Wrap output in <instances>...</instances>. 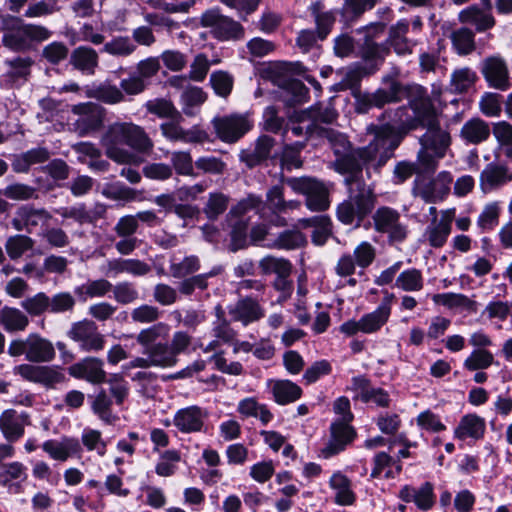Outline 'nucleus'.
Instances as JSON below:
<instances>
[{"instance_id": "5", "label": "nucleus", "mask_w": 512, "mask_h": 512, "mask_svg": "<svg viewBox=\"0 0 512 512\" xmlns=\"http://www.w3.org/2000/svg\"><path fill=\"white\" fill-rule=\"evenodd\" d=\"M384 29L385 23L376 22L357 30L358 32H363L365 34L364 42L360 47L359 54L368 67H356L349 69L344 78L332 86L333 91L355 89L359 86L363 76L371 74L378 69L379 65L389 54V50L385 45H377L374 41V38L377 35L382 34Z\"/></svg>"}, {"instance_id": "44", "label": "nucleus", "mask_w": 512, "mask_h": 512, "mask_svg": "<svg viewBox=\"0 0 512 512\" xmlns=\"http://www.w3.org/2000/svg\"><path fill=\"white\" fill-rule=\"evenodd\" d=\"M329 485L332 489L336 490L335 503L342 506L352 505L356 496L350 487V480L340 472L334 473L330 480Z\"/></svg>"}, {"instance_id": "48", "label": "nucleus", "mask_w": 512, "mask_h": 512, "mask_svg": "<svg viewBox=\"0 0 512 512\" xmlns=\"http://www.w3.org/2000/svg\"><path fill=\"white\" fill-rule=\"evenodd\" d=\"M305 243L306 238L299 230H285L264 245L269 249L293 250L304 246Z\"/></svg>"}, {"instance_id": "24", "label": "nucleus", "mask_w": 512, "mask_h": 512, "mask_svg": "<svg viewBox=\"0 0 512 512\" xmlns=\"http://www.w3.org/2000/svg\"><path fill=\"white\" fill-rule=\"evenodd\" d=\"M28 468L20 461H12L0 465V486L10 494H20L28 479Z\"/></svg>"}, {"instance_id": "45", "label": "nucleus", "mask_w": 512, "mask_h": 512, "mask_svg": "<svg viewBox=\"0 0 512 512\" xmlns=\"http://www.w3.org/2000/svg\"><path fill=\"white\" fill-rule=\"evenodd\" d=\"M87 95L106 104H117L124 101V94L120 88L110 83L104 82L98 85H92L87 90Z\"/></svg>"}, {"instance_id": "64", "label": "nucleus", "mask_w": 512, "mask_h": 512, "mask_svg": "<svg viewBox=\"0 0 512 512\" xmlns=\"http://www.w3.org/2000/svg\"><path fill=\"white\" fill-rule=\"evenodd\" d=\"M33 246L34 240L23 234L10 236L5 243L7 254L13 260L20 258L25 252L31 250Z\"/></svg>"}, {"instance_id": "21", "label": "nucleus", "mask_w": 512, "mask_h": 512, "mask_svg": "<svg viewBox=\"0 0 512 512\" xmlns=\"http://www.w3.org/2000/svg\"><path fill=\"white\" fill-rule=\"evenodd\" d=\"M31 425L30 415L15 409H6L0 414V431L9 443H15L25 434V427Z\"/></svg>"}, {"instance_id": "36", "label": "nucleus", "mask_w": 512, "mask_h": 512, "mask_svg": "<svg viewBox=\"0 0 512 512\" xmlns=\"http://www.w3.org/2000/svg\"><path fill=\"white\" fill-rule=\"evenodd\" d=\"M451 222V217L446 213L439 220L437 217L432 219L424 233V237L430 246L440 248L446 243L451 233Z\"/></svg>"}, {"instance_id": "20", "label": "nucleus", "mask_w": 512, "mask_h": 512, "mask_svg": "<svg viewBox=\"0 0 512 512\" xmlns=\"http://www.w3.org/2000/svg\"><path fill=\"white\" fill-rule=\"evenodd\" d=\"M207 416L204 408L191 405L178 409L173 416L172 424L183 434L199 433L204 429Z\"/></svg>"}, {"instance_id": "22", "label": "nucleus", "mask_w": 512, "mask_h": 512, "mask_svg": "<svg viewBox=\"0 0 512 512\" xmlns=\"http://www.w3.org/2000/svg\"><path fill=\"white\" fill-rule=\"evenodd\" d=\"M32 64L30 57L16 56L5 59L4 72L0 75V85L4 88L22 85L30 75Z\"/></svg>"}, {"instance_id": "4", "label": "nucleus", "mask_w": 512, "mask_h": 512, "mask_svg": "<svg viewBox=\"0 0 512 512\" xmlns=\"http://www.w3.org/2000/svg\"><path fill=\"white\" fill-rule=\"evenodd\" d=\"M344 183L348 196L338 204L336 216L342 224L358 228L373 212L377 196L374 188L364 181L363 173L346 176Z\"/></svg>"}, {"instance_id": "12", "label": "nucleus", "mask_w": 512, "mask_h": 512, "mask_svg": "<svg viewBox=\"0 0 512 512\" xmlns=\"http://www.w3.org/2000/svg\"><path fill=\"white\" fill-rule=\"evenodd\" d=\"M376 258V248L368 241H362L359 243L353 254L344 253L338 259L335 266V273L339 277L352 276L356 267L361 270L368 268Z\"/></svg>"}, {"instance_id": "1", "label": "nucleus", "mask_w": 512, "mask_h": 512, "mask_svg": "<svg viewBox=\"0 0 512 512\" xmlns=\"http://www.w3.org/2000/svg\"><path fill=\"white\" fill-rule=\"evenodd\" d=\"M434 104L431 98L423 93L410 100L409 105L386 110L382 114L384 123L367 127L368 134L374 140L382 155V162L387 163L394 156L404 137L411 130L420 128L422 123H430Z\"/></svg>"}, {"instance_id": "46", "label": "nucleus", "mask_w": 512, "mask_h": 512, "mask_svg": "<svg viewBox=\"0 0 512 512\" xmlns=\"http://www.w3.org/2000/svg\"><path fill=\"white\" fill-rule=\"evenodd\" d=\"M143 354L149 356L153 367H172L177 363L167 343L158 342L144 349Z\"/></svg>"}, {"instance_id": "43", "label": "nucleus", "mask_w": 512, "mask_h": 512, "mask_svg": "<svg viewBox=\"0 0 512 512\" xmlns=\"http://www.w3.org/2000/svg\"><path fill=\"white\" fill-rule=\"evenodd\" d=\"M55 212L64 219H73L80 225L94 224L101 215L96 211L87 209L85 204H76L68 207H60Z\"/></svg>"}, {"instance_id": "34", "label": "nucleus", "mask_w": 512, "mask_h": 512, "mask_svg": "<svg viewBox=\"0 0 512 512\" xmlns=\"http://www.w3.org/2000/svg\"><path fill=\"white\" fill-rule=\"evenodd\" d=\"M491 129L489 124L481 118L474 117L467 120L460 130V137L466 144L478 145L489 139Z\"/></svg>"}, {"instance_id": "60", "label": "nucleus", "mask_w": 512, "mask_h": 512, "mask_svg": "<svg viewBox=\"0 0 512 512\" xmlns=\"http://www.w3.org/2000/svg\"><path fill=\"white\" fill-rule=\"evenodd\" d=\"M451 40L460 55H468L475 49L474 33L467 27H461L453 31Z\"/></svg>"}, {"instance_id": "30", "label": "nucleus", "mask_w": 512, "mask_h": 512, "mask_svg": "<svg viewBox=\"0 0 512 512\" xmlns=\"http://www.w3.org/2000/svg\"><path fill=\"white\" fill-rule=\"evenodd\" d=\"M162 135L169 141H180L183 143H203L207 134L197 128L185 130L178 122L170 121L160 125Z\"/></svg>"}, {"instance_id": "27", "label": "nucleus", "mask_w": 512, "mask_h": 512, "mask_svg": "<svg viewBox=\"0 0 512 512\" xmlns=\"http://www.w3.org/2000/svg\"><path fill=\"white\" fill-rule=\"evenodd\" d=\"M399 498L406 502H413L422 511L430 510L435 504L434 488L430 482L423 483L419 488L405 485L399 491Z\"/></svg>"}, {"instance_id": "55", "label": "nucleus", "mask_w": 512, "mask_h": 512, "mask_svg": "<svg viewBox=\"0 0 512 512\" xmlns=\"http://www.w3.org/2000/svg\"><path fill=\"white\" fill-rule=\"evenodd\" d=\"M137 45L127 36H116L106 42L102 51L115 57H128L135 52Z\"/></svg>"}, {"instance_id": "51", "label": "nucleus", "mask_w": 512, "mask_h": 512, "mask_svg": "<svg viewBox=\"0 0 512 512\" xmlns=\"http://www.w3.org/2000/svg\"><path fill=\"white\" fill-rule=\"evenodd\" d=\"M477 79L476 72L469 67L455 69L451 74L450 89L457 94L467 92Z\"/></svg>"}, {"instance_id": "19", "label": "nucleus", "mask_w": 512, "mask_h": 512, "mask_svg": "<svg viewBox=\"0 0 512 512\" xmlns=\"http://www.w3.org/2000/svg\"><path fill=\"white\" fill-rule=\"evenodd\" d=\"M356 432L349 423L345 421H334L330 426V438L320 450V455L329 459L340 452L354 440Z\"/></svg>"}, {"instance_id": "10", "label": "nucleus", "mask_w": 512, "mask_h": 512, "mask_svg": "<svg viewBox=\"0 0 512 512\" xmlns=\"http://www.w3.org/2000/svg\"><path fill=\"white\" fill-rule=\"evenodd\" d=\"M216 136L225 143H235L253 127L248 113H231L212 119Z\"/></svg>"}, {"instance_id": "14", "label": "nucleus", "mask_w": 512, "mask_h": 512, "mask_svg": "<svg viewBox=\"0 0 512 512\" xmlns=\"http://www.w3.org/2000/svg\"><path fill=\"white\" fill-rule=\"evenodd\" d=\"M201 25L210 28V33L220 41L239 40L244 36L242 25L220 14L217 10H208L202 14Z\"/></svg>"}, {"instance_id": "11", "label": "nucleus", "mask_w": 512, "mask_h": 512, "mask_svg": "<svg viewBox=\"0 0 512 512\" xmlns=\"http://www.w3.org/2000/svg\"><path fill=\"white\" fill-rule=\"evenodd\" d=\"M287 184L293 191L306 196V206L311 211H325L330 205L329 192L325 185L313 178H291Z\"/></svg>"}, {"instance_id": "39", "label": "nucleus", "mask_w": 512, "mask_h": 512, "mask_svg": "<svg viewBox=\"0 0 512 512\" xmlns=\"http://www.w3.org/2000/svg\"><path fill=\"white\" fill-rule=\"evenodd\" d=\"M274 144L275 141L272 137L262 135L257 139L255 147L252 150L242 151L240 159L248 167H255L268 159Z\"/></svg>"}, {"instance_id": "38", "label": "nucleus", "mask_w": 512, "mask_h": 512, "mask_svg": "<svg viewBox=\"0 0 512 512\" xmlns=\"http://www.w3.org/2000/svg\"><path fill=\"white\" fill-rule=\"evenodd\" d=\"M274 401L279 405H287L301 398L302 389L290 380H269Z\"/></svg>"}, {"instance_id": "63", "label": "nucleus", "mask_w": 512, "mask_h": 512, "mask_svg": "<svg viewBox=\"0 0 512 512\" xmlns=\"http://www.w3.org/2000/svg\"><path fill=\"white\" fill-rule=\"evenodd\" d=\"M374 6H368V2L364 0H345L339 13L341 21L349 26L357 20L366 10L372 9Z\"/></svg>"}, {"instance_id": "57", "label": "nucleus", "mask_w": 512, "mask_h": 512, "mask_svg": "<svg viewBox=\"0 0 512 512\" xmlns=\"http://www.w3.org/2000/svg\"><path fill=\"white\" fill-rule=\"evenodd\" d=\"M92 411L105 423L113 424L117 416L112 413V400L104 389H101L92 402Z\"/></svg>"}, {"instance_id": "37", "label": "nucleus", "mask_w": 512, "mask_h": 512, "mask_svg": "<svg viewBox=\"0 0 512 512\" xmlns=\"http://www.w3.org/2000/svg\"><path fill=\"white\" fill-rule=\"evenodd\" d=\"M486 423L483 418L476 414L463 416L454 431V436L460 440L468 438L479 440L484 436Z\"/></svg>"}, {"instance_id": "23", "label": "nucleus", "mask_w": 512, "mask_h": 512, "mask_svg": "<svg viewBox=\"0 0 512 512\" xmlns=\"http://www.w3.org/2000/svg\"><path fill=\"white\" fill-rule=\"evenodd\" d=\"M100 271L107 277H117L123 273L142 277L151 271V266L139 259L119 257L106 260Z\"/></svg>"}, {"instance_id": "47", "label": "nucleus", "mask_w": 512, "mask_h": 512, "mask_svg": "<svg viewBox=\"0 0 512 512\" xmlns=\"http://www.w3.org/2000/svg\"><path fill=\"white\" fill-rule=\"evenodd\" d=\"M237 410L245 417L258 418L263 425H267L273 418L267 405L259 403L253 397L242 399L238 403Z\"/></svg>"}, {"instance_id": "15", "label": "nucleus", "mask_w": 512, "mask_h": 512, "mask_svg": "<svg viewBox=\"0 0 512 512\" xmlns=\"http://www.w3.org/2000/svg\"><path fill=\"white\" fill-rule=\"evenodd\" d=\"M431 114L432 119L430 123H422L420 126V128L426 129L425 134L420 138V143L425 149L436 153V156L444 157L448 147L450 146L451 137L446 130L440 127L438 113L435 106H433Z\"/></svg>"}, {"instance_id": "26", "label": "nucleus", "mask_w": 512, "mask_h": 512, "mask_svg": "<svg viewBox=\"0 0 512 512\" xmlns=\"http://www.w3.org/2000/svg\"><path fill=\"white\" fill-rule=\"evenodd\" d=\"M393 298V294H387L374 311L360 318L362 333L373 334L381 330L390 318Z\"/></svg>"}, {"instance_id": "58", "label": "nucleus", "mask_w": 512, "mask_h": 512, "mask_svg": "<svg viewBox=\"0 0 512 512\" xmlns=\"http://www.w3.org/2000/svg\"><path fill=\"white\" fill-rule=\"evenodd\" d=\"M306 226H313L312 241L316 245H323L331 234V221L327 216H315L304 219Z\"/></svg>"}, {"instance_id": "3", "label": "nucleus", "mask_w": 512, "mask_h": 512, "mask_svg": "<svg viewBox=\"0 0 512 512\" xmlns=\"http://www.w3.org/2000/svg\"><path fill=\"white\" fill-rule=\"evenodd\" d=\"M326 137L336 156L335 170L341 174L346 176L362 174L364 167L372 166L378 170L385 165V162L380 159L382 155L374 138L367 146L354 149L348 137L343 133L328 130Z\"/></svg>"}, {"instance_id": "53", "label": "nucleus", "mask_w": 512, "mask_h": 512, "mask_svg": "<svg viewBox=\"0 0 512 512\" xmlns=\"http://www.w3.org/2000/svg\"><path fill=\"white\" fill-rule=\"evenodd\" d=\"M180 461L181 453L178 450L169 449L162 451L155 465V473L160 477H171L176 473Z\"/></svg>"}, {"instance_id": "25", "label": "nucleus", "mask_w": 512, "mask_h": 512, "mask_svg": "<svg viewBox=\"0 0 512 512\" xmlns=\"http://www.w3.org/2000/svg\"><path fill=\"white\" fill-rule=\"evenodd\" d=\"M42 450L54 461L66 462L69 458L80 457L82 447L75 437H62L60 440L49 439L43 442Z\"/></svg>"}, {"instance_id": "9", "label": "nucleus", "mask_w": 512, "mask_h": 512, "mask_svg": "<svg viewBox=\"0 0 512 512\" xmlns=\"http://www.w3.org/2000/svg\"><path fill=\"white\" fill-rule=\"evenodd\" d=\"M383 87L373 93H365L358 99V109L366 112L371 107L382 108L386 104L400 102L407 94L406 87L396 78L387 75L382 79Z\"/></svg>"}, {"instance_id": "62", "label": "nucleus", "mask_w": 512, "mask_h": 512, "mask_svg": "<svg viewBox=\"0 0 512 512\" xmlns=\"http://www.w3.org/2000/svg\"><path fill=\"white\" fill-rule=\"evenodd\" d=\"M111 291L115 301L121 305H129L140 299L139 290L133 282H118Z\"/></svg>"}, {"instance_id": "8", "label": "nucleus", "mask_w": 512, "mask_h": 512, "mask_svg": "<svg viewBox=\"0 0 512 512\" xmlns=\"http://www.w3.org/2000/svg\"><path fill=\"white\" fill-rule=\"evenodd\" d=\"M372 221L374 230L385 235L389 243H402L408 236V225L400 212L392 207H378L372 214Z\"/></svg>"}, {"instance_id": "16", "label": "nucleus", "mask_w": 512, "mask_h": 512, "mask_svg": "<svg viewBox=\"0 0 512 512\" xmlns=\"http://www.w3.org/2000/svg\"><path fill=\"white\" fill-rule=\"evenodd\" d=\"M72 113L77 116L73 125L80 136L98 130L104 121V109L95 103L87 102L74 105Z\"/></svg>"}, {"instance_id": "41", "label": "nucleus", "mask_w": 512, "mask_h": 512, "mask_svg": "<svg viewBox=\"0 0 512 512\" xmlns=\"http://www.w3.org/2000/svg\"><path fill=\"white\" fill-rule=\"evenodd\" d=\"M452 181L451 173L442 171L420 191V195L426 202H435L449 192Z\"/></svg>"}, {"instance_id": "2", "label": "nucleus", "mask_w": 512, "mask_h": 512, "mask_svg": "<svg viewBox=\"0 0 512 512\" xmlns=\"http://www.w3.org/2000/svg\"><path fill=\"white\" fill-rule=\"evenodd\" d=\"M102 144L107 157L120 164L140 162L139 156L124 148V145L144 155H150L154 148V143L144 128L132 122L111 124L102 137Z\"/></svg>"}, {"instance_id": "35", "label": "nucleus", "mask_w": 512, "mask_h": 512, "mask_svg": "<svg viewBox=\"0 0 512 512\" xmlns=\"http://www.w3.org/2000/svg\"><path fill=\"white\" fill-rule=\"evenodd\" d=\"M98 63V53L88 46H79L70 55V64L83 75H94Z\"/></svg>"}, {"instance_id": "61", "label": "nucleus", "mask_w": 512, "mask_h": 512, "mask_svg": "<svg viewBox=\"0 0 512 512\" xmlns=\"http://www.w3.org/2000/svg\"><path fill=\"white\" fill-rule=\"evenodd\" d=\"M21 307L33 317L40 316L45 312L50 313V297L44 292L25 298Z\"/></svg>"}, {"instance_id": "52", "label": "nucleus", "mask_w": 512, "mask_h": 512, "mask_svg": "<svg viewBox=\"0 0 512 512\" xmlns=\"http://www.w3.org/2000/svg\"><path fill=\"white\" fill-rule=\"evenodd\" d=\"M50 157V153L46 148L37 147L21 154L13 163L16 172H27L31 165L46 162Z\"/></svg>"}, {"instance_id": "17", "label": "nucleus", "mask_w": 512, "mask_h": 512, "mask_svg": "<svg viewBox=\"0 0 512 512\" xmlns=\"http://www.w3.org/2000/svg\"><path fill=\"white\" fill-rule=\"evenodd\" d=\"M480 72L490 88L506 91L511 87L508 65L500 56L483 59L480 64Z\"/></svg>"}, {"instance_id": "31", "label": "nucleus", "mask_w": 512, "mask_h": 512, "mask_svg": "<svg viewBox=\"0 0 512 512\" xmlns=\"http://www.w3.org/2000/svg\"><path fill=\"white\" fill-rule=\"evenodd\" d=\"M229 313L234 321H239L244 326L260 320L265 315L259 302L251 297L240 299Z\"/></svg>"}, {"instance_id": "49", "label": "nucleus", "mask_w": 512, "mask_h": 512, "mask_svg": "<svg viewBox=\"0 0 512 512\" xmlns=\"http://www.w3.org/2000/svg\"><path fill=\"white\" fill-rule=\"evenodd\" d=\"M28 324V317L19 309L5 306L0 310V325L7 332L23 331Z\"/></svg>"}, {"instance_id": "29", "label": "nucleus", "mask_w": 512, "mask_h": 512, "mask_svg": "<svg viewBox=\"0 0 512 512\" xmlns=\"http://www.w3.org/2000/svg\"><path fill=\"white\" fill-rule=\"evenodd\" d=\"M409 30V23L406 20H400L396 25L392 26L389 30V37L385 43L388 50L393 48L395 53L399 56L411 54L415 43L406 37ZM379 45L378 43H376Z\"/></svg>"}, {"instance_id": "6", "label": "nucleus", "mask_w": 512, "mask_h": 512, "mask_svg": "<svg viewBox=\"0 0 512 512\" xmlns=\"http://www.w3.org/2000/svg\"><path fill=\"white\" fill-rule=\"evenodd\" d=\"M2 44L13 52H26L48 40L52 31L37 24L25 23L20 17L6 14L0 17Z\"/></svg>"}, {"instance_id": "18", "label": "nucleus", "mask_w": 512, "mask_h": 512, "mask_svg": "<svg viewBox=\"0 0 512 512\" xmlns=\"http://www.w3.org/2000/svg\"><path fill=\"white\" fill-rule=\"evenodd\" d=\"M51 219L52 215L45 208L25 204L17 208L11 224L17 231L32 233L40 226H47Z\"/></svg>"}, {"instance_id": "33", "label": "nucleus", "mask_w": 512, "mask_h": 512, "mask_svg": "<svg viewBox=\"0 0 512 512\" xmlns=\"http://www.w3.org/2000/svg\"><path fill=\"white\" fill-rule=\"evenodd\" d=\"M512 181V172L504 165L488 164L480 175V185L484 192L491 191Z\"/></svg>"}, {"instance_id": "13", "label": "nucleus", "mask_w": 512, "mask_h": 512, "mask_svg": "<svg viewBox=\"0 0 512 512\" xmlns=\"http://www.w3.org/2000/svg\"><path fill=\"white\" fill-rule=\"evenodd\" d=\"M67 337L84 352H98L104 348L105 337L92 320L84 319L71 324Z\"/></svg>"}, {"instance_id": "42", "label": "nucleus", "mask_w": 512, "mask_h": 512, "mask_svg": "<svg viewBox=\"0 0 512 512\" xmlns=\"http://www.w3.org/2000/svg\"><path fill=\"white\" fill-rule=\"evenodd\" d=\"M322 9L323 5L320 1L312 2L309 6V11L314 17L316 31L320 40H324L327 37L336 20V13L334 11H322Z\"/></svg>"}, {"instance_id": "28", "label": "nucleus", "mask_w": 512, "mask_h": 512, "mask_svg": "<svg viewBox=\"0 0 512 512\" xmlns=\"http://www.w3.org/2000/svg\"><path fill=\"white\" fill-rule=\"evenodd\" d=\"M69 373L75 378L85 379L93 384L102 383L106 378V372L103 369V361L94 357H87L73 364L69 368Z\"/></svg>"}, {"instance_id": "50", "label": "nucleus", "mask_w": 512, "mask_h": 512, "mask_svg": "<svg viewBox=\"0 0 512 512\" xmlns=\"http://www.w3.org/2000/svg\"><path fill=\"white\" fill-rule=\"evenodd\" d=\"M395 287L405 292H418L424 287L421 270L409 268L399 273L395 279Z\"/></svg>"}, {"instance_id": "56", "label": "nucleus", "mask_w": 512, "mask_h": 512, "mask_svg": "<svg viewBox=\"0 0 512 512\" xmlns=\"http://www.w3.org/2000/svg\"><path fill=\"white\" fill-rule=\"evenodd\" d=\"M230 198L222 192H211L203 207V213L209 220H216L228 208Z\"/></svg>"}, {"instance_id": "54", "label": "nucleus", "mask_w": 512, "mask_h": 512, "mask_svg": "<svg viewBox=\"0 0 512 512\" xmlns=\"http://www.w3.org/2000/svg\"><path fill=\"white\" fill-rule=\"evenodd\" d=\"M259 267L263 274H276V277L290 276L292 272V263L288 259L271 255L263 257Z\"/></svg>"}, {"instance_id": "7", "label": "nucleus", "mask_w": 512, "mask_h": 512, "mask_svg": "<svg viewBox=\"0 0 512 512\" xmlns=\"http://www.w3.org/2000/svg\"><path fill=\"white\" fill-rule=\"evenodd\" d=\"M13 357L25 356L31 363H47L54 360L56 352L53 343L37 333H31L24 339L13 340L8 347Z\"/></svg>"}, {"instance_id": "59", "label": "nucleus", "mask_w": 512, "mask_h": 512, "mask_svg": "<svg viewBox=\"0 0 512 512\" xmlns=\"http://www.w3.org/2000/svg\"><path fill=\"white\" fill-rule=\"evenodd\" d=\"M81 442L88 452L95 451L100 457L105 456L107 452V443L99 430L85 428L81 434Z\"/></svg>"}, {"instance_id": "32", "label": "nucleus", "mask_w": 512, "mask_h": 512, "mask_svg": "<svg viewBox=\"0 0 512 512\" xmlns=\"http://www.w3.org/2000/svg\"><path fill=\"white\" fill-rule=\"evenodd\" d=\"M459 20L463 24L474 26L477 32H485L495 26V18L491 11L484 10L477 5H471L459 13Z\"/></svg>"}, {"instance_id": "40", "label": "nucleus", "mask_w": 512, "mask_h": 512, "mask_svg": "<svg viewBox=\"0 0 512 512\" xmlns=\"http://www.w3.org/2000/svg\"><path fill=\"white\" fill-rule=\"evenodd\" d=\"M113 284L105 279L99 278L88 280L87 282L78 285L74 288V295L80 302H86L91 298H102L111 292Z\"/></svg>"}]
</instances>
